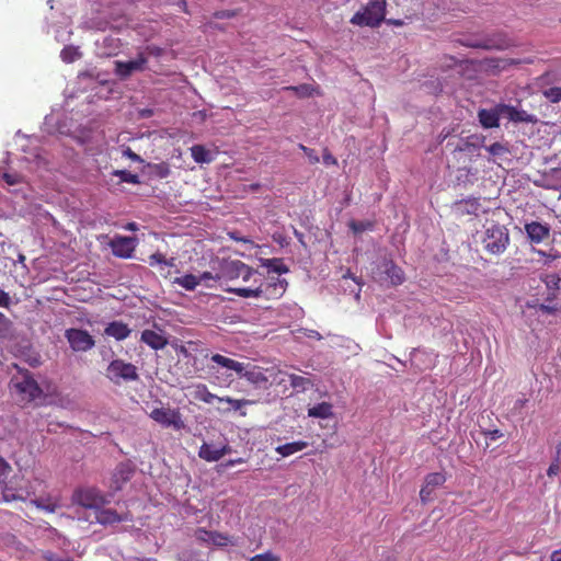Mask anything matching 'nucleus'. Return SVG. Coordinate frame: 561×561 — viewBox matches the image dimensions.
<instances>
[{"mask_svg": "<svg viewBox=\"0 0 561 561\" xmlns=\"http://www.w3.org/2000/svg\"><path fill=\"white\" fill-rule=\"evenodd\" d=\"M332 404L329 402H321L308 410V416L317 419H329L333 415Z\"/></svg>", "mask_w": 561, "mask_h": 561, "instance_id": "nucleus-25", "label": "nucleus"}, {"mask_svg": "<svg viewBox=\"0 0 561 561\" xmlns=\"http://www.w3.org/2000/svg\"><path fill=\"white\" fill-rule=\"evenodd\" d=\"M2 179L9 184V185H14L19 182L18 180V176L16 175H12V174H9V173H3L2 175Z\"/></svg>", "mask_w": 561, "mask_h": 561, "instance_id": "nucleus-57", "label": "nucleus"}, {"mask_svg": "<svg viewBox=\"0 0 561 561\" xmlns=\"http://www.w3.org/2000/svg\"><path fill=\"white\" fill-rule=\"evenodd\" d=\"M65 337L75 352H87L95 345L93 336L85 330L68 329L65 332Z\"/></svg>", "mask_w": 561, "mask_h": 561, "instance_id": "nucleus-9", "label": "nucleus"}, {"mask_svg": "<svg viewBox=\"0 0 561 561\" xmlns=\"http://www.w3.org/2000/svg\"><path fill=\"white\" fill-rule=\"evenodd\" d=\"M11 472L12 467L10 466V463L2 457H0V492L2 491L3 488L5 489V485L11 478Z\"/></svg>", "mask_w": 561, "mask_h": 561, "instance_id": "nucleus-32", "label": "nucleus"}, {"mask_svg": "<svg viewBox=\"0 0 561 561\" xmlns=\"http://www.w3.org/2000/svg\"><path fill=\"white\" fill-rule=\"evenodd\" d=\"M176 352L184 355L185 357H187L190 355L187 348L184 345H181L180 347H178Z\"/></svg>", "mask_w": 561, "mask_h": 561, "instance_id": "nucleus-63", "label": "nucleus"}, {"mask_svg": "<svg viewBox=\"0 0 561 561\" xmlns=\"http://www.w3.org/2000/svg\"><path fill=\"white\" fill-rule=\"evenodd\" d=\"M11 305V298L8 293L0 289V307L2 308H9Z\"/></svg>", "mask_w": 561, "mask_h": 561, "instance_id": "nucleus-55", "label": "nucleus"}, {"mask_svg": "<svg viewBox=\"0 0 561 561\" xmlns=\"http://www.w3.org/2000/svg\"><path fill=\"white\" fill-rule=\"evenodd\" d=\"M75 50L71 47L64 48L61 50V58L64 61L71 62L75 60Z\"/></svg>", "mask_w": 561, "mask_h": 561, "instance_id": "nucleus-51", "label": "nucleus"}, {"mask_svg": "<svg viewBox=\"0 0 561 561\" xmlns=\"http://www.w3.org/2000/svg\"><path fill=\"white\" fill-rule=\"evenodd\" d=\"M285 90L295 91L301 98L310 96L313 91L312 87L309 84H300L297 87L290 85V87H286Z\"/></svg>", "mask_w": 561, "mask_h": 561, "instance_id": "nucleus-42", "label": "nucleus"}, {"mask_svg": "<svg viewBox=\"0 0 561 561\" xmlns=\"http://www.w3.org/2000/svg\"><path fill=\"white\" fill-rule=\"evenodd\" d=\"M195 398L208 404L213 403L214 400L219 401L220 399L216 394L211 393L207 386L203 383L196 386Z\"/></svg>", "mask_w": 561, "mask_h": 561, "instance_id": "nucleus-30", "label": "nucleus"}, {"mask_svg": "<svg viewBox=\"0 0 561 561\" xmlns=\"http://www.w3.org/2000/svg\"><path fill=\"white\" fill-rule=\"evenodd\" d=\"M367 18L378 20V25L385 19V3L381 0H370L364 9Z\"/></svg>", "mask_w": 561, "mask_h": 561, "instance_id": "nucleus-23", "label": "nucleus"}, {"mask_svg": "<svg viewBox=\"0 0 561 561\" xmlns=\"http://www.w3.org/2000/svg\"><path fill=\"white\" fill-rule=\"evenodd\" d=\"M140 340L156 351L164 348L168 344V339L164 335L149 329L141 332Z\"/></svg>", "mask_w": 561, "mask_h": 561, "instance_id": "nucleus-19", "label": "nucleus"}, {"mask_svg": "<svg viewBox=\"0 0 561 561\" xmlns=\"http://www.w3.org/2000/svg\"><path fill=\"white\" fill-rule=\"evenodd\" d=\"M309 446V443L306 440H295L291 443H286L283 445H278L275 448V451L280 455L283 458L289 457L296 453H299L306 449Z\"/></svg>", "mask_w": 561, "mask_h": 561, "instance_id": "nucleus-22", "label": "nucleus"}, {"mask_svg": "<svg viewBox=\"0 0 561 561\" xmlns=\"http://www.w3.org/2000/svg\"><path fill=\"white\" fill-rule=\"evenodd\" d=\"M501 110L504 112V116L513 123H536L537 118L535 115L529 114L527 111L518 110L513 105L501 103Z\"/></svg>", "mask_w": 561, "mask_h": 561, "instance_id": "nucleus-15", "label": "nucleus"}, {"mask_svg": "<svg viewBox=\"0 0 561 561\" xmlns=\"http://www.w3.org/2000/svg\"><path fill=\"white\" fill-rule=\"evenodd\" d=\"M129 561H157V559H153V558H133Z\"/></svg>", "mask_w": 561, "mask_h": 561, "instance_id": "nucleus-64", "label": "nucleus"}, {"mask_svg": "<svg viewBox=\"0 0 561 561\" xmlns=\"http://www.w3.org/2000/svg\"><path fill=\"white\" fill-rule=\"evenodd\" d=\"M472 139H474L476 141L474 142H470V141H466L463 144V146L459 147L458 150L460 151H465V150H469V149H476V148H479L481 146H484V141H485V136L481 135V136H472L471 137Z\"/></svg>", "mask_w": 561, "mask_h": 561, "instance_id": "nucleus-40", "label": "nucleus"}, {"mask_svg": "<svg viewBox=\"0 0 561 561\" xmlns=\"http://www.w3.org/2000/svg\"><path fill=\"white\" fill-rule=\"evenodd\" d=\"M433 489H431L426 483L420 490V499L423 503L427 502L433 493Z\"/></svg>", "mask_w": 561, "mask_h": 561, "instance_id": "nucleus-50", "label": "nucleus"}, {"mask_svg": "<svg viewBox=\"0 0 561 561\" xmlns=\"http://www.w3.org/2000/svg\"><path fill=\"white\" fill-rule=\"evenodd\" d=\"M238 14V11L237 10H220V11H216L214 13V18L216 19H232L234 16H237Z\"/></svg>", "mask_w": 561, "mask_h": 561, "instance_id": "nucleus-49", "label": "nucleus"}, {"mask_svg": "<svg viewBox=\"0 0 561 561\" xmlns=\"http://www.w3.org/2000/svg\"><path fill=\"white\" fill-rule=\"evenodd\" d=\"M211 534H213V530H207L204 527H199V528H197L195 530L194 536H195L197 541L209 545L210 538H211Z\"/></svg>", "mask_w": 561, "mask_h": 561, "instance_id": "nucleus-43", "label": "nucleus"}, {"mask_svg": "<svg viewBox=\"0 0 561 561\" xmlns=\"http://www.w3.org/2000/svg\"><path fill=\"white\" fill-rule=\"evenodd\" d=\"M542 94L549 102L558 103L561 101V87L546 89Z\"/></svg>", "mask_w": 561, "mask_h": 561, "instance_id": "nucleus-39", "label": "nucleus"}, {"mask_svg": "<svg viewBox=\"0 0 561 561\" xmlns=\"http://www.w3.org/2000/svg\"><path fill=\"white\" fill-rule=\"evenodd\" d=\"M124 156L131 159L133 161L140 160V157L137 153H135L130 148H126V150H124Z\"/></svg>", "mask_w": 561, "mask_h": 561, "instance_id": "nucleus-59", "label": "nucleus"}, {"mask_svg": "<svg viewBox=\"0 0 561 561\" xmlns=\"http://www.w3.org/2000/svg\"><path fill=\"white\" fill-rule=\"evenodd\" d=\"M210 360L217 364L218 366H221L222 368L236 371L240 378H245L250 383H252L256 388H267L268 378L261 367H248L249 365L226 357L221 354L211 355Z\"/></svg>", "mask_w": 561, "mask_h": 561, "instance_id": "nucleus-2", "label": "nucleus"}, {"mask_svg": "<svg viewBox=\"0 0 561 561\" xmlns=\"http://www.w3.org/2000/svg\"><path fill=\"white\" fill-rule=\"evenodd\" d=\"M559 471H560V466H559V463L556 461V462H552V463L549 466V468H548V470H547V474H548L549 477H553V476H557V474L559 473Z\"/></svg>", "mask_w": 561, "mask_h": 561, "instance_id": "nucleus-56", "label": "nucleus"}, {"mask_svg": "<svg viewBox=\"0 0 561 561\" xmlns=\"http://www.w3.org/2000/svg\"><path fill=\"white\" fill-rule=\"evenodd\" d=\"M173 283L186 290H194L201 284V278H197V276L193 274H185L183 276L175 277Z\"/></svg>", "mask_w": 561, "mask_h": 561, "instance_id": "nucleus-27", "label": "nucleus"}, {"mask_svg": "<svg viewBox=\"0 0 561 561\" xmlns=\"http://www.w3.org/2000/svg\"><path fill=\"white\" fill-rule=\"evenodd\" d=\"M508 242V231L504 226L491 222L485 227L482 244L486 252L495 255L501 254L506 250Z\"/></svg>", "mask_w": 561, "mask_h": 561, "instance_id": "nucleus-4", "label": "nucleus"}, {"mask_svg": "<svg viewBox=\"0 0 561 561\" xmlns=\"http://www.w3.org/2000/svg\"><path fill=\"white\" fill-rule=\"evenodd\" d=\"M75 502L85 508L99 510L103 507L107 500L105 496L95 488H82L75 492Z\"/></svg>", "mask_w": 561, "mask_h": 561, "instance_id": "nucleus-6", "label": "nucleus"}, {"mask_svg": "<svg viewBox=\"0 0 561 561\" xmlns=\"http://www.w3.org/2000/svg\"><path fill=\"white\" fill-rule=\"evenodd\" d=\"M299 149L308 157L309 162L311 164H316L320 161L319 156L317 154L316 150L308 148L302 144L299 145Z\"/></svg>", "mask_w": 561, "mask_h": 561, "instance_id": "nucleus-46", "label": "nucleus"}, {"mask_svg": "<svg viewBox=\"0 0 561 561\" xmlns=\"http://www.w3.org/2000/svg\"><path fill=\"white\" fill-rule=\"evenodd\" d=\"M483 147L494 158H502L510 153V148H508L507 144H503L500 141H496L490 146H483Z\"/></svg>", "mask_w": 561, "mask_h": 561, "instance_id": "nucleus-31", "label": "nucleus"}, {"mask_svg": "<svg viewBox=\"0 0 561 561\" xmlns=\"http://www.w3.org/2000/svg\"><path fill=\"white\" fill-rule=\"evenodd\" d=\"M209 545L218 548H225L227 546H234L236 541L227 534L213 530Z\"/></svg>", "mask_w": 561, "mask_h": 561, "instance_id": "nucleus-28", "label": "nucleus"}, {"mask_svg": "<svg viewBox=\"0 0 561 561\" xmlns=\"http://www.w3.org/2000/svg\"><path fill=\"white\" fill-rule=\"evenodd\" d=\"M446 482V476L443 472H432L425 477L424 483H426L431 489H435L436 486H440Z\"/></svg>", "mask_w": 561, "mask_h": 561, "instance_id": "nucleus-34", "label": "nucleus"}, {"mask_svg": "<svg viewBox=\"0 0 561 561\" xmlns=\"http://www.w3.org/2000/svg\"><path fill=\"white\" fill-rule=\"evenodd\" d=\"M468 47H472V48H484V49H490L492 46L489 45V44H485V43H480V42H477V43H468L467 44Z\"/></svg>", "mask_w": 561, "mask_h": 561, "instance_id": "nucleus-60", "label": "nucleus"}, {"mask_svg": "<svg viewBox=\"0 0 561 561\" xmlns=\"http://www.w3.org/2000/svg\"><path fill=\"white\" fill-rule=\"evenodd\" d=\"M244 462V459L243 458H237V459H230L226 466L228 467H231V466H234V465H238V463H243Z\"/></svg>", "mask_w": 561, "mask_h": 561, "instance_id": "nucleus-61", "label": "nucleus"}, {"mask_svg": "<svg viewBox=\"0 0 561 561\" xmlns=\"http://www.w3.org/2000/svg\"><path fill=\"white\" fill-rule=\"evenodd\" d=\"M33 504H35L38 508H42L48 513H54L56 508L58 507L56 502H53L50 500H43V499H34L31 500Z\"/></svg>", "mask_w": 561, "mask_h": 561, "instance_id": "nucleus-38", "label": "nucleus"}, {"mask_svg": "<svg viewBox=\"0 0 561 561\" xmlns=\"http://www.w3.org/2000/svg\"><path fill=\"white\" fill-rule=\"evenodd\" d=\"M44 559L46 561H75L72 558H62V557L57 556L54 552H46L44 554Z\"/></svg>", "mask_w": 561, "mask_h": 561, "instance_id": "nucleus-52", "label": "nucleus"}, {"mask_svg": "<svg viewBox=\"0 0 561 561\" xmlns=\"http://www.w3.org/2000/svg\"><path fill=\"white\" fill-rule=\"evenodd\" d=\"M197 278H201V283H202V282L208 280V279H220L221 276H219V275L214 276L210 272H204L199 276H197Z\"/></svg>", "mask_w": 561, "mask_h": 561, "instance_id": "nucleus-58", "label": "nucleus"}, {"mask_svg": "<svg viewBox=\"0 0 561 561\" xmlns=\"http://www.w3.org/2000/svg\"><path fill=\"white\" fill-rule=\"evenodd\" d=\"M256 275V271H254L252 267H250L242 261L236 260L226 262L221 266L220 276L230 280L242 278L243 282H249L253 276Z\"/></svg>", "mask_w": 561, "mask_h": 561, "instance_id": "nucleus-7", "label": "nucleus"}, {"mask_svg": "<svg viewBox=\"0 0 561 561\" xmlns=\"http://www.w3.org/2000/svg\"><path fill=\"white\" fill-rule=\"evenodd\" d=\"M12 382L15 390L27 401H33L42 394V389L30 375H23L21 380L14 378Z\"/></svg>", "mask_w": 561, "mask_h": 561, "instance_id": "nucleus-10", "label": "nucleus"}, {"mask_svg": "<svg viewBox=\"0 0 561 561\" xmlns=\"http://www.w3.org/2000/svg\"><path fill=\"white\" fill-rule=\"evenodd\" d=\"M501 116H504V112L501 110V103L492 108H480L478 111L479 123L485 129L497 128L500 126Z\"/></svg>", "mask_w": 561, "mask_h": 561, "instance_id": "nucleus-13", "label": "nucleus"}, {"mask_svg": "<svg viewBox=\"0 0 561 561\" xmlns=\"http://www.w3.org/2000/svg\"><path fill=\"white\" fill-rule=\"evenodd\" d=\"M149 416L163 427H173L178 431L184 427V422L179 410H172L169 408H154L149 413Z\"/></svg>", "mask_w": 561, "mask_h": 561, "instance_id": "nucleus-8", "label": "nucleus"}, {"mask_svg": "<svg viewBox=\"0 0 561 561\" xmlns=\"http://www.w3.org/2000/svg\"><path fill=\"white\" fill-rule=\"evenodd\" d=\"M131 330L128 325L122 321H113L107 324L104 333L108 336L114 337L117 341L125 340L129 336Z\"/></svg>", "mask_w": 561, "mask_h": 561, "instance_id": "nucleus-21", "label": "nucleus"}, {"mask_svg": "<svg viewBox=\"0 0 561 561\" xmlns=\"http://www.w3.org/2000/svg\"><path fill=\"white\" fill-rule=\"evenodd\" d=\"M106 377L115 385L122 381L129 382L138 380V369L131 363L123 359H113L106 368Z\"/></svg>", "mask_w": 561, "mask_h": 561, "instance_id": "nucleus-5", "label": "nucleus"}, {"mask_svg": "<svg viewBox=\"0 0 561 561\" xmlns=\"http://www.w3.org/2000/svg\"><path fill=\"white\" fill-rule=\"evenodd\" d=\"M191 153L197 163H210L214 160L211 152L202 145H194L191 148Z\"/></svg>", "mask_w": 561, "mask_h": 561, "instance_id": "nucleus-26", "label": "nucleus"}, {"mask_svg": "<svg viewBox=\"0 0 561 561\" xmlns=\"http://www.w3.org/2000/svg\"><path fill=\"white\" fill-rule=\"evenodd\" d=\"M115 256L129 259L136 248V240L133 237L115 236L108 243Z\"/></svg>", "mask_w": 561, "mask_h": 561, "instance_id": "nucleus-11", "label": "nucleus"}, {"mask_svg": "<svg viewBox=\"0 0 561 561\" xmlns=\"http://www.w3.org/2000/svg\"><path fill=\"white\" fill-rule=\"evenodd\" d=\"M458 205H461V204H467L469 205V208L467 210L468 214H476L477 210L479 209L480 207V204L478 202L477 198H470V199H467V201H460L457 203Z\"/></svg>", "mask_w": 561, "mask_h": 561, "instance_id": "nucleus-48", "label": "nucleus"}, {"mask_svg": "<svg viewBox=\"0 0 561 561\" xmlns=\"http://www.w3.org/2000/svg\"><path fill=\"white\" fill-rule=\"evenodd\" d=\"M175 257L168 259L163 253L156 252L151 254L148 259V263L152 267H157L158 272L162 276H168L169 271H165L167 267H174L175 266Z\"/></svg>", "mask_w": 561, "mask_h": 561, "instance_id": "nucleus-20", "label": "nucleus"}, {"mask_svg": "<svg viewBox=\"0 0 561 561\" xmlns=\"http://www.w3.org/2000/svg\"><path fill=\"white\" fill-rule=\"evenodd\" d=\"M351 23L354 25H366V26H370V27L378 26V20L367 18L364 11L356 12L352 16Z\"/></svg>", "mask_w": 561, "mask_h": 561, "instance_id": "nucleus-33", "label": "nucleus"}, {"mask_svg": "<svg viewBox=\"0 0 561 561\" xmlns=\"http://www.w3.org/2000/svg\"><path fill=\"white\" fill-rule=\"evenodd\" d=\"M231 451V448L229 445H224L220 448H216L210 444L203 443L198 450L199 458L213 462L218 461L221 459L225 455L229 454Z\"/></svg>", "mask_w": 561, "mask_h": 561, "instance_id": "nucleus-16", "label": "nucleus"}, {"mask_svg": "<svg viewBox=\"0 0 561 561\" xmlns=\"http://www.w3.org/2000/svg\"><path fill=\"white\" fill-rule=\"evenodd\" d=\"M42 481L34 479L33 481L25 479L23 476L14 474L8 481L5 489L0 492V501H26L36 493V486L41 485Z\"/></svg>", "mask_w": 561, "mask_h": 561, "instance_id": "nucleus-3", "label": "nucleus"}, {"mask_svg": "<svg viewBox=\"0 0 561 561\" xmlns=\"http://www.w3.org/2000/svg\"><path fill=\"white\" fill-rule=\"evenodd\" d=\"M290 386L295 389L306 390L312 385L311 380L295 374L289 375Z\"/></svg>", "mask_w": 561, "mask_h": 561, "instance_id": "nucleus-36", "label": "nucleus"}, {"mask_svg": "<svg viewBox=\"0 0 561 561\" xmlns=\"http://www.w3.org/2000/svg\"><path fill=\"white\" fill-rule=\"evenodd\" d=\"M484 436L490 440H496L503 437V433L500 430H489L483 432Z\"/></svg>", "mask_w": 561, "mask_h": 561, "instance_id": "nucleus-54", "label": "nucleus"}, {"mask_svg": "<svg viewBox=\"0 0 561 561\" xmlns=\"http://www.w3.org/2000/svg\"><path fill=\"white\" fill-rule=\"evenodd\" d=\"M249 561H280V558L272 551L255 554Z\"/></svg>", "mask_w": 561, "mask_h": 561, "instance_id": "nucleus-44", "label": "nucleus"}, {"mask_svg": "<svg viewBox=\"0 0 561 561\" xmlns=\"http://www.w3.org/2000/svg\"><path fill=\"white\" fill-rule=\"evenodd\" d=\"M287 288V280L278 277H272L266 282L260 280L256 286L251 287H229L228 293L236 294L243 298H264L266 300L280 298Z\"/></svg>", "mask_w": 561, "mask_h": 561, "instance_id": "nucleus-1", "label": "nucleus"}, {"mask_svg": "<svg viewBox=\"0 0 561 561\" xmlns=\"http://www.w3.org/2000/svg\"><path fill=\"white\" fill-rule=\"evenodd\" d=\"M525 231L533 242L540 243L549 237L550 229L538 221H531L525 225Z\"/></svg>", "mask_w": 561, "mask_h": 561, "instance_id": "nucleus-18", "label": "nucleus"}, {"mask_svg": "<svg viewBox=\"0 0 561 561\" xmlns=\"http://www.w3.org/2000/svg\"><path fill=\"white\" fill-rule=\"evenodd\" d=\"M551 561H561V549L552 552Z\"/></svg>", "mask_w": 561, "mask_h": 561, "instance_id": "nucleus-62", "label": "nucleus"}, {"mask_svg": "<svg viewBox=\"0 0 561 561\" xmlns=\"http://www.w3.org/2000/svg\"><path fill=\"white\" fill-rule=\"evenodd\" d=\"M322 158H323L324 164H328V165L329 164H333V165L337 164L336 158L328 149H324Z\"/></svg>", "mask_w": 561, "mask_h": 561, "instance_id": "nucleus-53", "label": "nucleus"}, {"mask_svg": "<svg viewBox=\"0 0 561 561\" xmlns=\"http://www.w3.org/2000/svg\"><path fill=\"white\" fill-rule=\"evenodd\" d=\"M263 266L267 267L270 272H274L278 275L286 274L289 272L288 266L284 264L283 260L277 257L266 259L263 262Z\"/></svg>", "mask_w": 561, "mask_h": 561, "instance_id": "nucleus-29", "label": "nucleus"}, {"mask_svg": "<svg viewBox=\"0 0 561 561\" xmlns=\"http://www.w3.org/2000/svg\"><path fill=\"white\" fill-rule=\"evenodd\" d=\"M219 401L220 402L225 401V402L229 403L232 407V409L236 411L250 403L249 400L233 399L230 397L220 398Z\"/></svg>", "mask_w": 561, "mask_h": 561, "instance_id": "nucleus-45", "label": "nucleus"}, {"mask_svg": "<svg viewBox=\"0 0 561 561\" xmlns=\"http://www.w3.org/2000/svg\"><path fill=\"white\" fill-rule=\"evenodd\" d=\"M152 169L154 175L158 176L159 179H165L171 173L170 165L165 162L157 163L153 165Z\"/></svg>", "mask_w": 561, "mask_h": 561, "instance_id": "nucleus-41", "label": "nucleus"}, {"mask_svg": "<svg viewBox=\"0 0 561 561\" xmlns=\"http://www.w3.org/2000/svg\"><path fill=\"white\" fill-rule=\"evenodd\" d=\"M147 62V57L144 54H139L136 59L128 61H116L115 72L118 77L125 79L136 71L145 70Z\"/></svg>", "mask_w": 561, "mask_h": 561, "instance_id": "nucleus-12", "label": "nucleus"}, {"mask_svg": "<svg viewBox=\"0 0 561 561\" xmlns=\"http://www.w3.org/2000/svg\"><path fill=\"white\" fill-rule=\"evenodd\" d=\"M114 176L119 178L122 182L130 183V184H138L139 183V176L137 174H134L127 170H116L113 172Z\"/></svg>", "mask_w": 561, "mask_h": 561, "instance_id": "nucleus-37", "label": "nucleus"}, {"mask_svg": "<svg viewBox=\"0 0 561 561\" xmlns=\"http://www.w3.org/2000/svg\"><path fill=\"white\" fill-rule=\"evenodd\" d=\"M134 470L127 465H118L112 476L111 488L114 491L123 489L124 484L133 477Z\"/></svg>", "mask_w": 561, "mask_h": 561, "instance_id": "nucleus-17", "label": "nucleus"}, {"mask_svg": "<svg viewBox=\"0 0 561 561\" xmlns=\"http://www.w3.org/2000/svg\"><path fill=\"white\" fill-rule=\"evenodd\" d=\"M11 321L0 312V336L3 337L8 334L11 328Z\"/></svg>", "mask_w": 561, "mask_h": 561, "instance_id": "nucleus-47", "label": "nucleus"}, {"mask_svg": "<svg viewBox=\"0 0 561 561\" xmlns=\"http://www.w3.org/2000/svg\"><path fill=\"white\" fill-rule=\"evenodd\" d=\"M95 519L99 524L107 526L121 522H130L133 518L128 512L118 514L116 511L112 508L100 507L95 512Z\"/></svg>", "mask_w": 561, "mask_h": 561, "instance_id": "nucleus-14", "label": "nucleus"}, {"mask_svg": "<svg viewBox=\"0 0 561 561\" xmlns=\"http://www.w3.org/2000/svg\"><path fill=\"white\" fill-rule=\"evenodd\" d=\"M385 274L394 286L401 285L405 279L402 268L391 261L385 264Z\"/></svg>", "mask_w": 561, "mask_h": 561, "instance_id": "nucleus-24", "label": "nucleus"}, {"mask_svg": "<svg viewBox=\"0 0 561 561\" xmlns=\"http://www.w3.org/2000/svg\"><path fill=\"white\" fill-rule=\"evenodd\" d=\"M350 229L354 233H362L374 228V222L370 220H351L348 222Z\"/></svg>", "mask_w": 561, "mask_h": 561, "instance_id": "nucleus-35", "label": "nucleus"}]
</instances>
